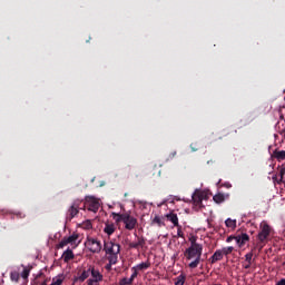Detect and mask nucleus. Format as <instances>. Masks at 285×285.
Here are the masks:
<instances>
[{
	"label": "nucleus",
	"mask_w": 285,
	"mask_h": 285,
	"mask_svg": "<svg viewBox=\"0 0 285 285\" xmlns=\"http://www.w3.org/2000/svg\"><path fill=\"white\" fill-rule=\"evenodd\" d=\"M83 228H87V230H89V228H92V223H90V220H87V222L83 224Z\"/></svg>",
	"instance_id": "obj_32"
},
{
	"label": "nucleus",
	"mask_w": 285,
	"mask_h": 285,
	"mask_svg": "<svg viewBox=\"0 0 285 285\" xmlns=\"http://www.w3.org/2000/svg\"><path fill=\"white\" fill-rule=\"evenodd\" d=\"M225 225L227 226V228H230L232 230H235V228H237V220L227 218L225 220Z\"/></svg>",
	"instance_id": "obj_18"
},
{
	"label": "nucleus",
	"mask_w": 285,
	"mask_h": 285,
	"mask_svg": "<svg viewBox=\"0 0 285 285\" xmlns=\"http://www.w3.org/2000/svg\"><path fill=\"white\" fill-rule=\"evenodd\" d=\"M90 275H91V278L87 281L88 285H99V282L104 279V275H101V273H99V271L95 269L94 267H91Z\"/></svg>",
	"instance_id": "obj_9"
},
{
	"label": "nucleus",
	"mask_w": 285,
	"mask_h": 285,
	"mask_svg": "<svg viewBox=\"0 0 285 285\" xmlns=\"http://www.w3.org/2000/svg\"><path fill=\"white\" fill-rule=\"evenodd\" d=\"M276 285H285V278H282Z\"/></svg>",
	"instance_id": "obj_36"
},
{
	"label": "nucleus",
	"mask_w": 285,
	"mask_h": 285,
	"mask_svg": "<svg viewBox=\"0 0 285 285\" xmlns=\"http://www.w3.org/2000/svg\"><path fill=\"white\" fill-rule=\"evenodd\" d=\"M29 275H30V271L28 268H23V271L21 273V278L28 279Z\"/></svg>",
	"instance_id": "obj_27"
},
{
	"label": "nucleus",
	"mask_w": 285,
	"mask_h": 285,
	"mask_svg": "<svg viewBox=\"0 0 285 285\" xmlns=\"http://www.w3.org/2000/svg\"><path fill=\"white\" fill-rule=\"evenodd\" d=\"M112 219L116 224H119L120 222L124 223V218L126 217V214H119V213H111Z\"/></svg>",
	"instance_id": "obj_17"
},
{
	"label": "nucleus",
	"mask_w": 285,
	"mask_h": 285,
	"mask_svg": "<svg viewBox=\"0 0 285 285\" xmlns=\"http://www.w3.org/2000/svg\"><path fill=\"white\" fill-rule=\"evenodd\" d=\"M120 250L119 244H116L112 240L105 242V253L110 264H117Z\"/></svg>",
	"instance_id": "obj_2"
},
{
	"label": "nucleus",
	"mask_w": 285,
	"mask_h": 285,
	"mask_svg": "<svg viewBox=\"0 0 285 285\" xmlns=\"http://www.w3.org/2000/svg\"><path fill=\"white\" fill-rule=\"evenodd\" d=\"M10 277L12 282H19V272H11Z\"/></svg>",
	"instance_id": "obj_26"
},
{
	"label": "nucleus",
	"mask_w": 285,
	"mask_h": 285,
	"mask_svg": "<svg viewBox=\"0 0 285 285\" xmlns=\"http://www.w3.org/2000/svg\"><path fill=\"white\" fill-rule=\"evenodd\" d=\"M281 175H284V169L281 171Z\"/></svg>",
	"instance_id": "obj_38"
},
{
	"label": "nucleus",
	"mask_w": 285,
	"mask_h": 285,
	"mask_svg": "<svg viewBox=\"0 0 285 285\" xmlns=\"http://www.w3.org/2000/svg\"><path fill=\"white\" fill-rule=\"evenodd\" d=\"M234 250H235V247H233V246L224 247L223 249H220L223 255H230V253H233Z\"/></svg>",
	"instance_id": "obj_24"
},
{
	"label": "nucleus",
	"mask_w": 285,
	"mask_h": 285,
	"mask_svg": "<svg viewBox=\"0 0 285 285\" xmlns=\"http://www.w3.org/2000/svg\"><path fill=\"white\" fill-rule=\"evenodd\" d=\"M112 266H115V264H111V263L109 262V264L106 265V269H107V271H110V269L112 268Z\"/></svg>",
	"instance_id": "obj_34"
},
{
	"label": "nucleus",
	"mask_w": 285,
	"mask_h": 285,
	"mask_svg": "<svg viewBox=\"0 0 285 285\" xmlns=\"http://www.w3.org/2000/svg\"><path fill=\"white\" fill-rule=\"evenodd\" d=\"M104 230L107 235H112L115 233V224H106Z\"/></svg>",
	"instance_id": "obj_20"
},
{
	"label": "nucleus",
	"mask_w": 285,
	"mask_h": 285,
	"mask_svg": "<svg viewBox=\"0 0 285 285\" xmlns=\"http://www.w3.org/2000/svg\"><path fill=\"white\" fill-rule=\"evenodd\" d=\"M153 224H157V226H164V218L155 216L153 219Z\"/></svg>",
	"instance_id": "obj_25"
},
{
	"label": "nucleus",
	"mask_w": 285,
	"mask_h": 285,
	"mask_svg": "<svg viewBox=\"0 0 285 285\" xmlns=\"http://www.w3.org/2000/svg\"><path fill=\"white\" fill-rule=\"evenodd\" d=\"M121 284H122V285L132 284V281H131V278H124V279L121 281Z\"/></svg>",
	"instance_id": "obj_33"
},
{
	"label": "nucleus",
	"mask_w": 285,
	"mask_h": 285,
	"mask_svg": "<svg viewBox=\"0 0 285 285\" xmlns=\"http://www.w3.org/2000/svg\"><path fill=\"white\" fill-rule=\"evenodd\" d=\"M268 235H271V226L266 220H263L261 223V230L258 233V239L259 242H266L268 239Z\"/></svg>",
	"instance_id": "obj_7"
},
{
	"label": "nucleus",
	"mask_w": 285,
	"mask_h": 285,
	"mask_svg": "<svg viewBox=\"0 0 285 285\" xmlns=\"http://www.w3.org/2000/svg\"><path fill=\"white\" fill-rule=\"evenodd\" d=\"M245 259H246L247 264H250V262H253V253L246 254Z\"/></svg>",
	"instance_id": "obj_29"
},
{
	"label": "nucleus",
	"mask_w": 285,
	"mask_h": 285,
	"mask_svg": "<svg viewBox=\"0 0 285 285\" xmlns=\"http://www.w3.org/2000/svg\"><path fill=\"white\" fill-rule=\"evenodd\" d=\"M66 276L63 274H59L58 276L53 277L52 283L50 285H62Z\"/></svg>",
	"instance_id": "obj_16"
},
{
	"label": "nucleus",
	"mask_w": 285,
	"mask_h": 285,
	"mask_svg": "<svg viewBox=\"0 0 285 285\" xmlns=\"http://www.w3.org/2000/svg\"><path fill=\"white\" fill-rule=\"evenodd\" d=\"M132 271V274H131V276H130V281L131 282H134L135 281V278L137 277V275H139V272L137 271V269H131Z\"/></svg>",
	"instance_id": "obj_30"
},
{
	"label": "nucleus",
	"mask_w": 285,
	"mask_h": 285,
	"mask_svg": "<svg viewBox=\"0 0 285 285\" xmlns=\"http://www.w3.org/2000/svg\"><path fill=\"white\" fill-rule=\"evenodd\" d=\"M176 227H178V229H177V237H184V232L181 230V226H176Z\"/></svg>",
	"instance_id": "obj_31"
},
{
	"label": "nucleus",
	"mask_w": 285,
	"mask_h": 285,
	"mask_svg": "<svg viewBox=\"0 0 285 285\" xmlns=\"http://www.w3.org/2000/svg\"><path fill=\"white\" fill-rule=\"evenodd\" d=\"M249 239L250 237L248 236V234H240L235 236V242L239 248L246 246V242H248Z\"/></svg>",
	"instance_id": "obj_10"
},
{
	"label": "nucleus",
	"mask_w": 285,
	"mask_h": 285,
	"mask_svg": "<svg viewBox=\"0 0 285 285\" xmlns=\"http://www.w3.org/2000/svg\"><path fill=\"white\" fill-rule=\"evenodd\" d=\"M191 199L196 206H202V202L208 199V191L196 189L191 196Z\"/></svg>",
	"instance_id": "obj_5"
},
{
	"label": "nucleus",
	"mask_w": 285,
	"mask_h": 285,
	"mask_svg": "<svg viewBox=\"0 0 285 285\" xmlns=\"http://www.w3.org/2000/svg\"><path fill=\"white\" fill-rule=\"evenodd\" d=\"M204 247H188L185 250V257L188 259L189 268H197L202 262V253Z\"/></svg>",
	"instance_id": "obj_1"
},
{
	"label": "nucleus",
	"mask_w": 285,
	"mask_h": 285,
	"mask_svg": "<svg viewBox=\"0 0 285 285\" xmlns=\"http://www.w3.org/2000/svg\"><path fill=\"white\" fill-rule=\"evenodd\" d=\"M122 224H125V228L127 230H135V226H137V218L132 217L130 213H125Z\"/></svg>",
	"instance_id": "obj_8"
},
{
	"label": "nucleus",
	"mask_w": 285,
	"mask_h": 285,
	"mask_svg": "<svg viewBox=\"0 0 285 285\" xmlns=\"http://www.w3.org/2000/svg\"><path fill=\"white\" fill-rule=\"evenodd\" d=\"M88 210H90L91 213H97V210H99L101 203H99L98 198H95V196H88L86 197V202H85Z\"/></svg>",
	"instance_id": "obj_6"
},
{
	"label": "nucleus",
	"mask_w": 285,
	"mask_h": 285,
	"mask_svg": "<svg viewBox=\"0 0 285 285\" xmlns=\"http://www.w3.org/2000/svg\"><path fill=\"white\" fill-rule=\"evenodd\" d=\"M245 268H250V264H247V265L245 266Z\"/></svg>",
	"instance_id": "obj_37"
},
{
	"label": "nucleus",
	"mask_w": 285,
	"mask_h": 285,
	"mask_svg": "<svg viewBox=\"0 0 285 285\" xmlns=\"http://www.w3.org/2000/svg\"><path fill=\"white\" fill-rule=\"evenodd\" d=\"M62 259H63V262H70V259H75V254L71 252L70 248H68V249L62 254Z\"/></svg>",
	"instance_id": "obj_15"
},
{
	"label": "nucleus",
	"mask_w": 285,
	"mask_h": 285,
	"mask_svg": "<svg viewBox=\"0 0 285 285\" xmlns=\"http://www.w3.org/2000/svg\"><path fill=\"white\" fill-rule=\"evenodd\" d=\"M85 246L90 253H101V243L97 238H87Z\"/></svg>",
	"instance_id": "obj_4"
},
{
	"label": "nucleus",
	"mask_w": 285,
	"mask_h": 285,
	"mask_svg": "<svg viewBox=\"0 0 285 285\" xmlns=\"http://www.w3.org/2000/svg\"><path fill=\"white\" fill-rule=\"evenodd\" d=\"M275 158L278 160V161H284L285 159V150H281V151H276L274 154Z\"/></svg>",
	"instance_id": "obj_22"
},
{
	"label": "nucleus",
	"mask_w": 285,
	"mask_h": 285,
	"mask_svg": "<svg viewBox=\"0 0 285 285\" xmlns=\"http://www.w3.org/2000/svg\"><path fill=\"white\" fill-rule=\"evenodd\" d=\"M233 239H235V236L227 237V239H226L227 244H230V242H233Z\"/></svg>",
	"instance_id": "obj_35"
},
{
	"label": "nucleus",
	"mask_w": 285,
	"mask_h": 285,
	"mask_svg": "<svg viewBox=\"0 0 285 285\" xmlns=\"http://www.w3.org/2000/svg\"><path fill=\"white\" fill-rule=\"evenodd\" d=\"M222 259H224V254L222 249H218L212 256V264H215L216 262H222Z\"/></svg>",
	"instance_id": "obj_13"
},
{
	"label": "nucleus",
	"mask_w": 285,
	"mask_h": 285,
	"mask_svg": "<svg viewBox=\"0 0 285 285\" xmlns=\"http://www.w3.org/2000/svg\"><path fill=\"white\" fill-rule=\"evenodd\" d=\"M190 246L189 247H204L202 244L197 243V236L190 235L189 236Z\"/></svg>",
	"instance_id": "obj_19"
},
{
	"label": "nucleus",
	"mask_w": 285,
	"mask_h": 285,
	"mask_svg": "<svg viewBox=\"0 0 285 285\" xmlns=\"http://www.w3.org/2000/svg\"><path fill=\"white\" fill-rule=\"evenodd\" d=\"M91 271H92V267H89L87 271H83L81 275L75 278V282H80V283L86 282V279L90 277Z\"/></svg>",
	"instance_id": "obj_11"
},
{
	"label": "nucleus",
	"mask_w": 285,
	"mask_h": 285,
	"mask_svg": "<svg viewBox=\"0 0 285 285\" xmlns=\"http://www.w3.org/2000/svg\"><path fill=\"white\" fill-rule=\"evenodd\" d=\"M68 244L71 246V248H77V246L80 244L79 234H72L71 236L63 238L60 242L59 247L63 248L65 246H68Z\"/></svg>",
	"instance_id": "obj_3"
},
{
	"label": "nucleus",
	"mask_w": 285,
	"mask_h": 285,
	"mask_svg": "<svg viewBox=\"0 0 285 285\" xmlns=\"http://www.w3.org/2000/svg\"><path fill=\"white\" fill-rule=\"evenodd\" d=\"M166 217L174 226H179V218L177 217V214H167Z\"/></svg>",
	"instance_id": "obj_14"
},
{
	"label": "nucleus",
	"mask_w": 285,
	"mask_h": 285,
	"mask_svg": "<svg viewBox=\"0 0 285 285\" xmlns=\"http://www.w3.org/2000/svg\"><path fill=\"white\" fill-rule=\"evenodd\" d=\"M186 283V276L179 275L176 278L175 285H184Z\"/></svg>",
	"instance_id": "obj_23"
},
{
	"label": "nucleus",
	"mask_w": 285,
	"mask_h": 285,
	"mask_svg": "<svg viewBox=\"0 0 285 285\" xmlns=\"http://www.w3.org/2000/svg\"><path fill=\"white\" fill-rule=\"evenodd\" d=\"M69 213H70L71 217H75L77 215V213H79V210L77 209V207L71 206Z\"/></svg>",
	"instance_id": "obj_28"
},
{
	"label": "nucleus",
	"mask_w": 285,
	"mask_h": 285,
	"mask_svg": "<svg viewBox=\"0 0 285 285\" xmlns=\"http://www.w3.org/2000/svg\"><path fill=\"white\" fill-rule=\"evenodd\" d=\"M150 268V262L146 261L145 263H140L131 268V271H138V273H141L144 271H148Z\"/></svg>",
	"instance_id": "obj_12"
},
{
	"label": "nucleus",
	"mask_w": 285,
	"mask_h": 285,
	"mask_svg": "<svg viewBox=\"0 0 285 285\" xmlns=\"http://www.w3.org/2000/svg\"><path fill=\"white\" fill-rule=\"evenodd\" d=\"M226 197H224V194H216L214 196V202L216 204H223V202H225Z\"/></svg>",
	"instance_id": "obj_21"
}]
</instances>
